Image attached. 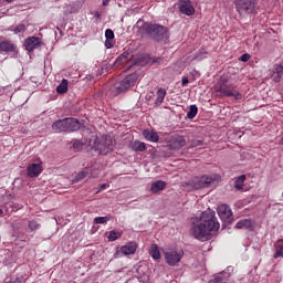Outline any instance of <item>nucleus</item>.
<instances>
[{
  "label": "nucleus",
  "instance_id": "obj_43",
  "mask_svg": "<svg viewBox=\"0 0 283 283\" xmlns=\"http://www.w3.org/2000/svg\"><path fill=\"white\" fill-rule=\"evenodd\" d=\"M144 23H145V22H143V21L139 20V21L137 22V25H138L139 28H143Z\"/></svg>",
  "mask_w": 283,
  "mask_h": 283
},
{
  "label": "nucleus",
  "instance_id": "obj_35",
  "mask_svg": "<svg viewBox=\"0 0 283 283\" xmlns=\"http://www.w3.org/2000/svg\"><path fill=\"white\" fill-rule=\"evenodd\" d=\"M107 222H109V218L108 217H96L94 219V223L95 224H107Z\"/></svg>",
  "mask_w": 283,
  "mask_h": 283
},
{
  "label": "nucleus",
  "instance_id": "obj_45",
  "mask_svg": "<svg viewBox=\"0 0 283 283\" xmlns=\"http://www.w3.org/2000/svg\"><path fill=\"white\" fill-rule=\"evenodd\" d=\"M12 1H14V0H7V3H12Z\"/></svg>",
  "mask_w": 283,
  "mask_h": 283
},
{
  "label": "nucleus",
  "instance_id": "obj_7",
  "mask_svg": "<svg viewBox=\"0 0 283 283\" xmlns=\"http://www.w3.org/2000/svg\"><path fill=\"white\" fill-rule=\"evenodd\" d=\"M138 81V74L133 73L127 75L124 80L115 84V90L120 94L122 92H127L129 87H134V84Z\"/></svg>",
  "mask_w": 283,
  "mask_h": 283
},
{
  "label": "nucleus",
  "instance_id": "obj_39",
  "mask_svg": "<svg viewBox=\"0 0 283 283\" xmlns=\"http://www.w3.org/2000/svg\"><path fill=\"white\" fill-rule=\"evenodd\" d=\"M107 187H109V185H107V184H102V185L99 186V190H97V193H98L99 191H105V189H107Z\"/></svg>",
  "mask_w": 283,
  "mask_h": 283
},
{
  "label": "nucleus",
  "instance_id": "obj_3",
  "mask_svg": "<svg viewBox=\"0 0 283 283\" xmlns=\"http://www.w3.org/2000/svg\"><path fill=\"white\" fill-rule=\"evenodd\" d=\"M164 258L168 266H178L180 260L185 258V251L178 248H166L164 249Z\"/></svg>",
  "mask_w": 283,
  "mask_h": 283
},
{
  "label": "nucleus",
  "instance_id": "obj_16",
  "mask_svg": "<svg viewBox=\"0 0 283 283\" xmlns=\"http://www.w3.org/2000/svg\"><path fill=\"white\" fill-rule=\"evenodd\" d=\"M81 129V123L76 118H66V132H77Z\"/></svg>",
  "mask_w": 283,
  "mask_h": 283
},
{
  "label": "nucleus",
  "instance_id": "obj_5",
  "mask_svg": "<svg viewBox=\"0 0 283 283\" xmlns=\"http://www.w3.org/2000/svg\"><path fill=\"white\" fill-rule=\"evenodd\" d=\"M116 147V140L112 136H105L101 142L95 140L94 149H97L102 156H107L111 151H114Z\"/></svg>",
  "mask_w": 283,
  "mask_h": 283
},
{
  "label": "nucleus",
  "instance_id": "obj_26",
  "mask_svg": "<svg viewBox=\"0 0 283 283\" xmlns=\"http://www.w3.org/2000/svg\"><path fill=\"white\" fill-rule=\"evenodd\" d=\"M274 258H283V239L279 240L275 243V253H274Z\"/></svg>",
  "mask_w": 283,
  "mask_h": 283
},
{
  "label": "nucleus",
  "instance_id": "obj_20",
  "mask_svg": "<svg viewBox=\"0 0 283 283\" xmlns=\"http://www.w3.org/2000/svg\"><path fill=\"white\" fill-rule=\"evenodd\" d=\"M143 134L146 140H149L150 143H158V140L160 139V137L158 136V133L154 130H144Z\"/></svg>",
  "mask_w": 283,
  "mask_h": 283
},
{
  "label": "nucleus",
  "instance_id": "obj_28",
  "mask_svg": "<svg viewBox=\"0 0 283 283\" xmlns=\"http://www.w3.org/2000/svg\"><path fill=\"white\" fill-rule=\"evenodd\" d=\"M57 94H65L67 92V80H62V82L56 87Z\"/></svg>",
  "mask_w": 283,
  "mask_h": 283
},
{
  "label": "nucleus",
  "instance_id": "obj_46",
  "mask_svg": "<svg viewBox=\"0 0 283 283\" xmlns=\"http://www.w3.org/2000/svg\"><path fill=\"white\" fill-rule=\"evenodd\" d=\"M3 213V210L0 209V216Z\"/></svg>",
  "mask_w": 283,
  "mask_h": 283
},
{
  "label": "nucleus",
  "instance_id": "obj_15",
  "mask_svg": "<svg viewBox=\"0 0 283 283\" xmlns=\"http://www.w3.org/2000/svg\"><path fill=\"white\" fill-rule=\"evenodd\" d=\"M0 52H17V44L9 40L2 41L0 42Z\"/></svg>",
  "mask_w": 283,
  "mask_h": 283
},
{
  "label": "nucleus",
  "instance_id": "obj_24",
  "mask_svg": "<svg viewBox=\"0 0 283 283\" xmlns=\"http://www.w3.org/2000/svg\"><path fill=\"white\" fill-rule=\"evenodd\" d=\"M157 98L155 101V105H163V101H165V96H167V91L165 88H158Z\"/></svg>",
  "mask_w": 283,
  "mask_h": 283
},
{
  "label": "nucleus",
  "instance_id": "obj_11",
  "mask_svg": "<svg viewBox=\"0 0 283 283\" xmlns=\"http://www.w3.org/2000/svg\"><path fill=\"white\" fill-rule=\"evenodd\" d=\"M41 38H36V36H29L25 41H24V48L27 52H34V50H36V48H41Z\"/></svg>",
  "mask_w": 283,
  "mask_h": 283
},
{
  "label": "nucleus",
  "instance_id": "obj_34",
  "mask_svg": "<svg viewBox=\"0 0 283 283\" xmlns=\"http://www.w3.org/2000/svg\"><path fill=\"white\" fill-rule=\"evenodd\" d=\"M126 59H129V52H124V53H122V54L117 57V60H116V62H115V65H119V63H123L124 61H126Z\"/></svg>",
  "mask_w": 283,
  "mask_h": 283
},
{
  "label": "nucleus",
  "instance_id": "obj_47",
  "mask_svg": "<svg viewBox=\"0 0 283 283\" xmlns=\"http://www.w3.org/2000/svg\"><path fill=\"white\" fill-rule=\"evenodd\" d=\"M197 59H201L200 56H197Z\"/></svg>",
  "mask_w": 283,
  "mask_h": 283
},
{
  "label": "nucleus",
  "instance_id": "obj_27",
  "mask_svg": "<svg viewBox=\"0 0 283 283\" xmlns=\"http://www.w3.org/2000/svg\"><path fill=\"white\" fill-rule=\"evenodd\" d=\"M149 255L153 258V260H158L160 258V250L158 249L157 244L150 245Z\"/></svg>",
  "mask_w": 283,
  "mask_h": 283
},
{
  "label": "nucleus",
  "instance_id": "obj_21",
  "mask_svg": "<svg viewBox=\"0 0 283 283\" xmlns=\"http://www.w3.org/2000/svg\"><path fill=\"white\" fill-rule=\"evenodd\" d=\"M244 180H247L245 175H241V176L235 178L234 189H237V191H242V189H244Z\"/></svg>",
  "mask_w": 283,
  "mask_h": 283
},
{
  "label": "nucleus",
  "instance_id": "obj_13",
  "mask_svg": "<svg viewBox=\"0 0 283 283\" xmlns=\"http://www.w3.org/2000/svg\"><path fill=\"white\" fill-rule=\"evenodd\" d=\"M283 66L282 64H274L272 67L271 78L274 83H280L282 81Z\"/></svg>",
  "mask_w": 283,
  "mask_h": 283
},
{
  "label": "nucleus",
  "instance_id": "obj_33",
  "mask_svg": "<svg viewBox=\"0 0 283 283\" xmlns=\"http://www.w3.org/2000/svg\"><path fill=\"white\" fill-rule=\"evenodd\" d=\"M28 30V27H25V24H18L12 32H14V34H23V32H25Z\"/></svg>",
  "mask_w": 283,
  "mask_h": 283
},
{
  "label": "nucleus",
  "instance_id": "obj_41",
  "mask_svg": "<svg viewBox=\"0 0 283 283\" xmlns=\"http://www.w3.org/2000/svg\"><path fill=\"white\" fill-rule=\"evenodd\" d=\"M198 145H202V142L200 140L193 142L192 147H198Z\"/></svg>",
  "mask_w": 283,
  "mask_h": 283
},
{
  "label": "nucleus",
  "instance_id": "obj_10",
  "mask_svg": "<svg viewBox=\"0 0 283 283\" xmlns=\"http://www.w3.org/2000/svg\"><path fill=\"white\" fill-rule=\"evenodd\" d=\"M137 249H138V245H136V243L134 242H130L126 245H123L120 248V251H116L114 254V258H120V253L122 255H134Z\"/></svg>",
  "mask_w": 283,
  "mask_h": 283
},
{
  "label": "nucleus",
  "instance_id": "obj_38",
  "mask_svg": "<svg viewBox=\"0 0 283 283\" xmlns=\"http://www.w3.org/2000/svg\"><path fill=\"white\" fill-rule=\"evenodd\" d=\"M105 48L112 50V48H114V40H105Z\"/></svg>",
  "mask_w": 283,
  "mask_h": 283
},
{
  "label": "nucleus",
  "instance_id": "obj_37",
  "mask_svg": "<svg viewBox=\"0 0 283 283\" xmlns=\"http://www.w3.org/2000/svg\"><path fill=\"white\" fill-rule=\"evenodd\" d=\"M239 60L242 61V63H247L248 61L251 60V54L244 53V54H242V55L240 56Z\"/></svg>",
  "mask_w": 283,
  "mask_h": 283
},
{
  "label": "nucleus",
  "instance_id": "obj_29",
  "mask_svg": "<svg viewBox=\"0 0 283 283\" xmlns=\"http://www.w3.org/2000/svg\"><path fill=\"white\" fill-rule=\"evenodd\" d=\"M88 175L90 171H87V169H84L75 176L73 182H81V180H85V177Z\"/></svg>",
  "mask_w": 283,
  "mask_h": 283
},
{
  "label": "nucleus",
  "instance_id": "obj_1",
  "mask_svg": "<svg viewBox=\"0 0 283 283\" xmlns=\"http://www.w3.org/2000/svg\"><path fill=\"white\" fill-rule=\"evenodd\" d=\"M219 229L220 222L216 219V211L208 209L201 213L200 218L193 219L190 232L196 240L207 242Z\"/></svg>",
  "mask_w": 283,
  "mask_h": 283
},
{
  "label": "nucleus",
  "instance_id": "obj_6",
  "mask_svg": "<svg viewBox=\"0 0 283 283\" xmlns=\"http://www.w3.org/2000/svg\"><path fill=\"white\" fill-rule=\"evenodd\" d=\"M211 182H213V178L211 176L195 177L186 182V186L190 187L187 191H191V189H205L209 187Z\"/></svg>",
  "mask_w": 283,
  "mask_h": 283
},
{
  "label": "nucleus",
  "instance_id": "obj_4",
  "mask_svg": "<svg viewBox=\"0 0 283 283\" xmlns=\"http://www.w3.org/2000/svg\"><path fill=\"white\" fill-rule=\"evenodd\" d=\"M258 0H237L235 10L240 17H249L255 14V6Z\"/></svg>",
  "mask_w": 283,
  "mask_h": 283
},
{
  "label": "nucleus",
  "instance_id": "obj_44",
  "mask_svg": "<svg viewBox=\"0 0 283 283\" xmlns=\"http://www.w3.org/2000/svg\"><path fill=\"white\" fill-rule=\"evenodd\" d=\"M143 269H145V268L139 266V268L137 269V273H140V271H143Z\"/></svg>",
  "mask_w": 283,
  "mask_h": 283
},
{
  "label": "nucleus",
  "instance_id": "obj_8",
  "mask_svg": "<svg viewBox=\"0 0 283 283\" xmlns=\"http://www.w3.org/2000/svg\"><path fill=\"white\" fill-rule=\"evenodd\" d=\"M218 92H220L223 96H233L237 101L242 98V95L238 93V91L233 90V86L227 85V81L222 80L218 86Z\"/></svg>",
  "mask_w": 283,
  "mask_h": 283
},
{
  "label": "nucleus",
  "instance_id": "obj_12",
  "mask_svg": "<svg viewBox=\"0 0 283 283\" xmlns=\"http://www.w3.org/2000/svg\"><path fill=\"white\" fill-rule=\"evenodd\" d=\"M218 216L221 218V220H230L233 212L228 205H220L218 207Z\"/></svg>",
  "mask_w": 283,
  "mask_h": 283
},
{
  "label": "nucleus",
  "instance_id": "obj_17",
  "mask_svg": "<svg viewBox=\"0 0 283 283\" xmlns=\"http://www.w3.org/2000/svg\"><path fill=\"white\" fill-rule=\"evenodd\" d=\"M53 132H67V118L59 119L52 125Z\"/></svg>",
  "mask_w": 283,
  "mask_h": 283
},
{
  "label": "nucleus",
  "instance_id": "obj_22",
  "mask_svg": "<svg viewBox=\"0 0 283 283\" xmlns=\"http://www.w3.org/2000/svg\"><path fill=\"white\" fill-rule=\"evenodd\" d=\"M185 145H187V140L182 136L175 138L172 142L174 149H182V147H185Z\"/></svg>",
  "mask_w": 283,
  "mask_h": 283
},
{
  "label": "nucleus",
  "instance_id": "obj_42",
  "mask_svg": "<svg viewBox=\"0 0 283 283\" xmlns=\"http://www.w3.org/2000/svg\"><path fill=\"white\" fill-rule=\"evenodd\" d=\"M109 1H112V0H103V1H102V4H103V6H109Z\"/></svg>",
  "mask_w": 283,
  "mask_h": 283
},
{
  "label": "nucleus",
  "instance_id": "obj_14",
  "mask_svg": "<svg viewBox=\"0 0 283 283\" xmlns=\"http://www.w3.org/2000/svg\"><path fill=\"white\" fill-rule=\"evenodd\" d=\"M42 171H43V169L41 168V165H39V164H31L27 168V174H28L29 178H36L38 176L41 175Z\"/></svg>",
  "mask_w": 283,
  "mask_h": 283
},
{
  "label": "nucleus",
  "instance_id": "obj_36",
  "mask_svg": "<svg viewBox=\"0 0 283 283\" xmlns=\"http://www.w3.org/2000/svg\"><path fill=\"white\" fill-rule=\"evenodd\" d=\"M105 38L106 40H114V31H112V29H107L105 31Z\"/></svg>",
  "mask_w": 283,
  "mask_h": 283
},
{
  "label": "nucleus",
  "instance_id": "obj_40",
  "mask_svg": "<svg viewBox=\"0 0 283 283\" xmlns=\"http://www.w3.org/2000/svg\"><path fill=\"white\" fill-rule=\"evenodd\" d=\"M188 83H189V78H187L186 76H184L182 80H181V85H182V87H185Z\"/></svg>",
  "mask_w": 283,
  "mask_h": 283
},
{
  "label": "nucleus",
  "instance_id": "obj_23",
  "mask_svg": "<svg viewBox=\"0 0 283 283\" xmlns=\"http://www.w3.org/2000/svg\"><path fill=\"white\" fill-rule=\"evenodd\" d=\"M253 222L249 219H242L235 224V229H252Z\"/></svg>",
  "mask_w": 283,
  "mask_h": 283
},
{
  "label": "nucleus",
  "instance_id": "obj_30",
  "mask_svg": "<svg viewBox=\"0 0 283 283\" xmlns=\"http://www.w3.org/2000/svg\"><path fill=\"white\" fill-rule=\"evenodd\" d=\"M28 229L29 231H39V229H41V223L36 220H31L28 223Z\"/></svg>",
  "mask_w": 283,
  "mask_h": 283
},
{
  "label": "nucleus",
  "instance_id": "obj_19",
  "mask_svg": "<svg viewBox=\"0 0 283 283\" xmlns=\"http://www.w3.org/2000/svg\"><path fill=\"white\" fill-rule=\"evenodd\" d=\"M231 273H233V266H228L221 274H218L214 280L216 282H222V280L231 277Z\"/></svg>",
  "mask_w": 283,
  "mask_h": 283
},
{
  "label": "nucleus",
  "instance_id": "obj_18",
  "mask_svg": "<svg viewBox=\"0 0 283 283\" xmlns=\"http://www.w3.org/2000/svg\"><path fill=\"white\" fill-rule=\"evenodd\" d=\"M167 187V182L163 180H157L151 184L150 186V191L151 193H159V191H163Z\"/></svg>",
  "mask_w": 283,
  "mask_h": 283
},
{
  "label": "nucleus",
  "instance_id": "obj_31",
  "mask_svg": "<svg viewBox=\"0 0 283 283\" xmlns=\"http://www.w3.org/2000/svg\"><path fill=\"white\" fill-rule=\"evenodd\" d=\"M197 114H198V106L190 105V108L187 112V118H190V119L196 118Z\"/></svg>",
  "mask_w": 283,
  "mask_h": 283
},
{
  "label": "nucleus",
  "instance_id": "obj_25",
  "mask_svg": "<svg viewBox=\"0 0 283 283\" xmlns=\"http://www.w3.org/2000/svg\"><path fill=\"white\" fill-rule=\"evenodd\" d=\"M130 147L133 149V151H145V149H147V146L145 145V143L139 142V140H135L130 144Z\"/></svg>",
  "mask_w": 283,
  "mask_h": 283
},
{
  "label": "nucleus",
  "instance_id": "obj_9",
  "mask_svg": "<svg viewBox=\"0 0 283 283\" xmlns=\"http://www.w3.org/2000/svg\"><path fill=\"white\" fill-rule=\"evenodd\" d=\"M178 6L181 14H186V17H191L196 12V9L191 4V0H179Z\"/></svg>",
  "mask_w": 283,
  "mask_h": 283
},
{
  "label": "nucleus",
  "instance_id": "obj_32",
  "mask_svg": "<svg viewBox=\"0 0 283 283\" xmlns=\"http://www.w3.org/2000/svg\"><path fill=\"white\" fill-rule=\"evenodd\" d=\"M122 235H123V232L113 230L109 232L108 240L109 242H116V240H118V238H120Z\"/></svg>",
  "mask_w": 283,
  "mask_h": 283
},
{
  "label": "nucleus",
  "instance_id": "obj_2",
  "mask_svg": "<svg viewBox=\"0 0 283 283\" xmlns=\"http://www.w3.org/2000/svg\"><path fill=\"white\" fill-rule=\"evenodd\" d=\"M146 32L154 39V41H157L158 43H167L169 41V31L167 28L160 25V24H145L144 25Z\"/></svg>",
  "mask_w": 283,
  "mask_h": 283
}]
</instances>
